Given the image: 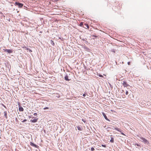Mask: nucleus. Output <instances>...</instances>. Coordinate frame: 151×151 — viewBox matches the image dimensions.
Segmentation results:
<instances>
[{"label": "nucleus", "mask_w": 151, "mask_h": 151, "mask_svg": "<svg viewBox=\"0 0 151 151\" xmlns=\"http://www.w3.org/2000/svg\"><path fill=\"white\" fill-rule=\"evenodd\" d=\"M3 50L4 52H7L9 54L13 52V50L11 49H3Z\"/></svg>", "instance_id": "20e7f679"}, {"label": "nucleus", "mask_w": 151, "mask_h": 151, "mask_svg": "<svg viewBox=\"0 0 151 151\" xmlns=\"http://www.w3.org/2000/svg\"><path fill=\"white\" fill-rule=\"evenodd\" d=\"M64 79L65 81H69L70 79H69L68 78V76L67 74H66L64 77Z\"/></svg>", "instance_id": "9b49d317"}, {"label": "nucleus", "mask_w": 151, "mask_h": 151, "mask_svg": "<svg viewBox=\"0 0 151 151\" xmlns=\"http://www.w3.org/2000/svg\"><path fill=\"white\" fill-rule=\"evenodd\" d=\"M25 48H26V47H25ZM26 49L27 50H28L29 52H32V51L30 49H29V48H26Z\"/></svg>", "instance_id": "4be33fe9"}, {"label": "nucleus", "mask_w": 151, "mask_h": 151, "mask_svg": "<svg viewBox=\"0 0 151 151\" xmlns=\"http://www.w3.org/2000/svg\"><path fill=\"white\" fill-rule=\"evenodd\" d=\"M102 114L103 116L104 117V118L107 120L110 121V120L107 118L106 115L105 114V113H104V112H102Z\"/></svg>", "instance_id": "6e6552de"}, {"label": "nucleus", "mask_w": 151, "mask_h": 151, "mask_svg": "<svg viewBox=\"0 0 151 151\" xmlns=\"http://www.w3.org/2000/svg\"><path fill=\"white\" fill-rule=\"evenodd\" d=\"M83 47L84 50L86 51H87L88 52H89L90 51V50L86 46H83Z\"/></svg>", "instance_id": "1a4fd4ad"}, {"label": "nucleus", "mask_w": 151, "mask_h": 151, "mask_svg": "<svg viewBox=\"0 0 151 151\" xmlns=\"http://www.w3.org/2000/svg\"><path fill=\"white\" fill-rule=\"evenodd\" d=\"M5 108H6V106L3 104H1Z\"/></svg>", "instance_id": "7c9ffc66"}, {"label": "nucleus", "mask_w": 151, "mask_h": 151, "mask_svg": "<svg viewBox=\"0 0 151 151\" xmlns=\"http://www.w3.org/2000/svg\"><path fill=\"white\" fill-rule=\"evenodd\" d=\"M30 145L33 147H35L38 148V147H39V146L37 145H36V144H34V143L32 142H31L30 143Z\"/></svg>", "instance_id": "0eeeda50"}, {"label": "nucleus", "mask_w": 151, "mask_h": 151, "mask_svg": "<svg viewBox=\"0 0 151 151\" xmlns=\"http://www.w3.org/2000/svg\"><path fill=\"white\" fill-rule=\"evenodd\" d=\"M50 43L51 45H52L53 46L55 45V43L52 40H51L50 41Z\"/></svg>", "instance_id": "a211bd4d"}, {"label": "nucleus", "mask_w": 151, "mask_h": 151, "mask_svg": "<svg viewBox=\"0 0 151 151\" xmlns=\"http://www.w3.org/2000/svg\"><path fill=\"white\" fill-rule=\"evenodd\" d=\"M33 114L35 116H36L37 115V113H34Z\"/></svg>", "instance_id": "473e14b6"}, {"label": "nucleus", "mask_w": 151, "mask_h": 151, "mask_svg": "<svg viewBox=\"0 0 151 151\" xmlns=\"http://www.w3.org/2000/svg\"><path fill=\"white\" fill-rule=\"evenodd\" d=\"M27 121V119H25L23 121H22V122H26Z\"/></svg>", "instance_id": "c756f323"}, {"label": "nucleus", "mask_w": 151, "mask_h": 151, "mask_svg": "<svg viewBox=\"0 0 151 151\" xmlns=\"http://www.w3.org/2000/svg\"><path fill=\"white\" fill-rule=\"evenodd\" d=\"M84 23H85L84 22H80V23L79 25V26L80 27H83V26H84Z\"/></svg>", "instance_id": "f3484780"}, {"label": "nucleus", "mask_w": 151, "mask_h": 151, "mask_svg": "<svg viewBox=\"0 0 151 151\" xmlns=\"http://www.w3.org/2000/svg\"><path fill=\"white\" fill-rule=\"evenodd\" d=\"M134 145H137V146H139H139H141L140 145H139V144H137V143H136V142H135V143H134Z\"/></svg>", "instance_id": "aec40b11"}, {"label": "nucleus", "mask_w": 151, "mask_h": 151, "mask_svg": "<svg viewBox=\"0 0 151 151\" xmlns=\"http://www.w3.org/2000/svg\"><path fill=\"white\" fill-rule=\"evenodd\" d=\"M86 40H87V39L86 38V39L83 38V39H82V40H83V41H84V42L86 44L88 43V41Z\"/></svg>", "instance_id": "dca6fc26"}, {"label": "nucleus", "mask_w": 151, "mask_h": 151, "mask_svg": "<svg viewBox=\"0 0 151 151\" xmlns=\"http://www.w3.org/2000/svg\"><path fill=\"white\" fill-rule=\"evenodd\" d=\"M57 96V97H58V98H59V95H58V96L57 95V96Z\"/></svg>", "instance_id": "e433bc0d"}, {"label": "nucleus", "mask_w": 151, "mask_h": 151, "mask_svg": "<svg viewBox=\"0 0 151 151\" xmlns=\"http://www.w3.org/2000/svg\"><path fill=\"white\" fill-rule=\"evenodd\" d=\"M19 105V111H24V109L23 108L20 106V103H18Z\"/></svg>", "instance_id": "423d86ee"}, {"label": "nucleus", "mask_w": 151, "mask_h": 151, "mask_svg": "<svg viewBox=\"0 0 151 151\" xmlns=\"http://www.w3.org/2000/svg\"><path fill=\"white\" fill-rule=\"evenodd\" d=\"M109 85L110 87L111 88H112L113 86L110 83H109Z\"/></svg>", "instance_id": "cd10ccee"}, {"label": "nucleus", "mask_w": 151, "mask_h": 151, "mask_svg": "<svg viewBox=\"0 0 151 151\" xmlns=\"http://www.w3.org/2000/svg\"><path fill=\"white\" fill-rule=\"evenodd\" d=\"M38 119V118L34 119L33 120H30V122H32V123H36L37 122Z\"/></svg>", "instance_id": "9d476101"}, {"label": "nucleus", "mask_w": 151, "mask_h": 151, "mask_svg": "<svg viewBox=\"0 0 151 151\" xmlns=\"http://www.w3.org/2000/svg\"><path fill=\"white\" fill-rule=\"evenodd\" d=\"M137 136L140 139L141 141L143 142L145 145H149L150 143L147 139L140 136L137 135Z\"/></svg>", "instance_id": "f257e3e1"}, {"label": "nucleus", "mask_w": 151, "mask_h": 151, "mask_svg": "<svg viewBox=\"0 0 151 151\" xmlns=\"http://www.w3.org/2000/svg\"><path fill=\"white\" fill-rule=\"evenodd\" d=\"M16 121H17V120H17V118H16Z\"/></svg>", "instance_id": "4c0bfd02"}, {"label": "nucleus", "mask_w": 151, "mask_h": 151, "mask_svg": "<svg viewBox=\"0 0 151 151\" xmlns=\"http://www.w3.org/2000/svg\"><path fill=\"white\" fill-rule=\"evenodd\" d=\"M127 64H128L129 65H130V62H128L127 63Z\"/></svg>", "instance_id": "f704fd0d"}, {"label": "nucleus", "mask_w": 151, "mask_h": 151, "mask_svg": "<svg viewBox=\"0 0 151 151\" xmlns=\"http://www.w3.org/2000/svg\"><path fill=\"white\" fill-rule=\"evenodd\" d=\"M122 84L124 87H127L130 86L127 83L126 81H123Z\"/></svg>", "instance_id": "39448f33"}, {"label": "nucleus", "mask_w": 151, "mask_h": 151, "mask_svg": "<svg viewBox=\"0 0 151 151\" xmlns=\"http://www.w3.org/2000/svg\"><path fill=\"white\" fill-rule=\"evenodd\" d=\"M14 4L18 6L19 8H22L23 6V4L19 2H16Z\"/></svg>", "instance_id": "f03ea898"}, {"label": "nucleus", "mask_w": 151, "mask_h": 151, "mask_svg": "<svg viewBox=\"0 0 151 151\" xmlns=\"http://www.w3.org/2000/svg\"><path fill=\"white\" fill-rule=\"evenodd\" d=\"M91 151H94L95 150V149L93 147H92L91 148Z\"/></svg>", "instance_id": "393cba45"}, {"label": "nucleus", "mask_w": 151, "mask_h": 151, "mask_svg": "<svg viewBox=\"0 0 151 151\" xmlns=\"http://www.w3.org/2000/svg\"><path fill=\"white\" fill-rule=\"evenodd\" d=\"M86 96V93H84L83 94V97H85Z\"/></svg>", "instance_id": "72a5a7b5"}, {"label": "nucleus", "mask_w": 151, "mask_h": 151, "mask_svg": "<svg viewBox=\"0 0 151 151\" xmlns=\"http://www.w3.org/2000/svg\"><path fill=\"white\" fill-rule=\"evenodd\" d=\"M84 26H83V27L84 28H86V27L87 28V29H89V26L87 24H86V23H85L84 24Z\"/></svg>", "instance_id": "f8f14e48"}, {"label": "nucleus", "mask_w": 151, "mask_h": 151, "mask_svg": "<svg viewBox=\"0 0 151 151\" xmlns=\"http://www.w3.org/2000/svg\"><path fill=\"white\" fill-rule=\"evenodd\" d=\"M92 36L93 37L92 38V39L93 40L95 39L97 37V36L95 35H93Z\"/></svg>", "instance_id": "6ab92c4d"}, {"label": "nucleus", "mask_w": 151, "mask_h": 151, "mask_svg": "<svg viewBox=\"0 0 151 151\" xmlns=\"http://www.w3.org/2000/svg\"><path fill=\"white\" fill-rule=\"evenodd\" d=\"M82 120L83 122L84 123H85L86 121L85 120V119H82Z\"/></svg>", "instance_id": "c85d7f7f"}, {"label": "nucleus", "mask_w": 151, "mask_h": 151, "mask_svg": "<svg viewBox=\"0 0 151 151\" xmlns=\"http://www.w3.org/2000/svg\"><path fill=\"white\" fill-rule=\"evenodd\" d=\"M4 116L5 118H6V119H7L8 117H7V113L6 111H4Z\"/></svg>", "instance_id": "4468645a"}, {"label": "nucleus", "mask_w": 151, "mask_h": 151, "mask_svg": "<svg viewBox=\"0 0 151 151\" xmlns=\"http://www.w3.org/2000/svg\"><path fill=\"white\" fill-rule=\"evenodd\" d=\"M40 33H42V31H40Z\"/></svg>", "instance_id": "58836bf2"}, {"label": "nucleus", "mask_w": 151, "mask_h": 151, "mask_svg": "<svg viewBox=\"0 0 151 151\" xmlns=\"http://www.w3.org/2000/svg\"><path fill=\"white\" fill-rule=\"evenodd\" d=\"M100 77H101V78H103V75H101V74H99V75H98Z\"/></svg>", "instance_id": "b1692460"}, {"label": "nucleus", "mask_w": 151, "mask_h": 151, "mask_svg": "<svg viewBox=\"0 0 151 151\" xmlns=\"http://www.w3.org/2000/svg\"><path fill=\"white\" fill-rule=\"evenodd\" d=\"M77 128L78 129L79 131H82L83 130L82 127H80L79 126L77 127Z\"/></svg>", "instance_id": "2eb2a0df"}, {"label": "nucleus", "mask_w": 151, "mask_h": 151, "mask_svg": "<svg viewBox=\"0 0 151 151\" xmlns=\"http://www.w3.org/2000/svg\"><path fill=\"white\" fill-rule=\"evenodd\" d=\"M128 94V92L127 91H126L125 92V94L126 95H127Z\"/></svg>", "instance_id": "2f4dec72"}, {"label": "nucleus", "mask_w": 151, "mask_h": 151, "mask_svg": "<svg viewBox=\"0 0 151 151\" xmlns=\"http://www.w3.org/2000/svg\"><path fill=\"white\" fill-rule=\"evenodd\" d=\"M101 146L103 147L106 148V145H101Z\"/></svg>", "instance_id": "5701e85b"}, {"label": "nucleus", "mask_w": 151, "mask_h": 151, "mask_svg": "<svg viewBox=\"0 0 151 151\" xmlns=\"http://www.w3.org/2000/svg\"><path fill=\"white\" fill-rule=\"evenodd\" d=\"M112 136H111V139L110 140V142L111 143H114V138L112 137Z\"/></svg>", "instance_id": "ddd939ff"}, {"label": "nucleus", "mask_w": 151, "mask_h": 151, "mask_svg": "<svg viewBox=\"0 0 151 151\" xmlns=\"http://www.w3.org/2000/svg\"><path fill=\"white\" fill-rule=\"evenodd\" d=\"M115 129L117 130V131L120 132L121 133V134H122V135H124V136H126L125 134H124L122 132V130L121 129H120L118 128L117 127H116L115 128Z\"/></svg>", "instance_id": "7ed1b4c3"}, {"label": "nucleus", "mask_w": 151, "mask_h": 151, "mask_svg": "<svg viewBox=\"0 0 151 151\" xmlns=\"http://www.w3.org/2000/svg\"><path fill=\"white\" fill-rule=\"evenodd\" d=\"M111 51L112 52H115V50L114 49H112L111 50Z\"/></svg>", "instance_id": "bb28decb"}, {"label": "nucleus", "mask_w": 151, "mask_h": 151, "mask_svg": "<svg viewBox=\"0 0 151 151\" xmlns=\"http://www.w3.org/2000/svg\"><path fill=\"white\" fill-rule=\"evenodd\" d=\"M111 126L112 127L111 128L110 127H108L107 128H111V129H115V128L116 127H114V126Z\"/></svg>", "instance_id": "412c9836"}, {"label": "nucleus", "mask_w": 151, "mask_h": 151, "mask_svg": "<svg viewBox=\"0 0 151 151\" xmlns=\"http://www.w3.org/2000/svg\"><path fill=\"white\" fill-rule=\"evenodd\" d=\"M49 109V108L47 107H45L43 108V109L44 110L47 109Z\"/></svg>", "instance_id": "a878e982"}, {"label": "nucleus", "mask_w": 151, "mask_h": 151, "mask_svg": "<svg viewBox=\"0 0 151 151\" xmlns=\"http://www.w3.org/2000/svg\"><path fill=\"white\" fill-rule=\"evenodd\" d=\"M0 14H3V13L2 12H0Z\"/></svg>", "instance_id": "c9c22d12"}]
</instances>
